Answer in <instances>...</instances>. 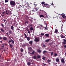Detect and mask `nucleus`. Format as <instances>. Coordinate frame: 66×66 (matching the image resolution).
<instances>
[{"label": "nucleus", "instance_id": "f257e3e1", "mask_svg": "<svg viewBox=\"0 0 66 66\" xmlns=\"http://www.w3.org/2000/svg\"><path fill=\"white\" fill-rule=\"evenodd\" d=\"M10 4L12 7H14L15 5V2L13 1H11L10 2Z\"/></svg>", "mask_w": 66, "mask_h": 66}, {"label": "nucleus", "instance_id": "f03ea898", "mask_svg": "<svg viewBox=\"0 0 66 66\" xmlns=\"http://www.w3.org/2000/svg\"><path fill=\"white\" fill-rule=\"evenodd\" d=\"M42 5H43L44 6L46 7V8H49L50 6L48 4H45V2H42L41 3Z\"/></svg>", "mask_w": 66, "mask_h": 66}, {"label": "nucleus", "instance_id": "7ed1b4c3", "mask_svg": "<svg viewBox=\"0 0 66 66\" xmlns=\"http://www.w3.org/2000/svg\"><path fill=\"white\" fill-rule=\"evenodd\" d=\"M40 17L44 18H48V17L46 15L45 16H44L43 15L41 14L40 15Z\"/></svg>", "mask_w": 66, "mask_h": 66}, {"label": "nucleus", "instance_id": "20e7f679", "mask_svg": "<svg viewBox=\"0 0 66 66\" xmlns=\"http://www.w3.org/2000/svg\"><path fill=\"white\" fill-rule=\"evenodd\" d=\"M6 14L7 15H11L12 14L11 12L9 11L7 13H6Z\"/></svg>", "mask_w": 66, "mask_h": 66}, {"label": "nucleus", "instance_id": "39448f33", "mask_svg": "<svg viewBox=\"0 0 66 66\" xmlns=\"http://www.w3.org/2000/svg\"><path fill=\"white\" fill-rule=\"evenodd\" d=\"M34 40L35 42H39V39L36 38Z\"/></svg>", "mask_w": 66, "mask_h": 66}, {"label": "nucleus", "instance_id": "423d86ee", "mask_svg": "<svg viewBox=\"0 0 66 66\" xmlns=\"http://www.w3.org/2000/svg\"><path fill=\"white\" fill-rule=\"evenodd\" d=\"M38 9L36 8L35 9H34V10H33V11H34V12H36V11H38Z\"/></svg>", "mask_w": 66, "mask_h": 66}, {"label": "nucleus", "instance_id": "0eeeda50", "mask_svg": "<svg viewBox=\"0 0 66 66\" xmlns=\"http://www.w3.org/2000/svg\"><path fill=\"white\" fill-rule=\"evenodd\" d=\"M29 43L30 45V46H32V44H33V41H29Z\"/></svg>", "mask_w": 66, "mask_h": 66}, {"label": "nucleus", "instance_id": "6e6552de", "mask_svg": "<svg viewBox=\"0 0 66 66\" xmlns=\"http://www.w3.org/2000/svg\"><path fill=\"white\" fill-rule=\"evenodd\" d=\"M64 42H63V43L64 45H65L66 44V40L65 39H64Z\"/></svg>", "mask_w": 66, "mask_h": 66}, {"label": "nucleus", "instance_id": "1a4fd4ad", "mask_svg": "<svg viewBox=\"0 0 66 66\" xmlns=\"http://www.w3.org/2000/svg\"><path fill=\"white\" fill-rule=\"evenodd\" d=\"M61 16H62L63 18H64L65 17H66V16H65V14H61Z\"/></svg>", "mask_w": 66, "mask_h": 66}, {"label": "nucleus", "instance_id": "9d476101", "mask_svg": "<svg viewBox=\"0 0 66 66\" xmlns=\"http://www.w3.org/2000/svg\"><path fill=\"white\" fill-rule=\"evenodd\" d=\"M37 52H38V53H41L42 52V50L39 49L38 50H37Z\"/></svg>", "mask_w": 66, "mask_h": 66}, {"label": "nucleus", "instance_id": "9b49d317", "mask_svg": "<svg viewBox=\"0 0 66 66\" xmlns=\"http://www.w3.org/2000/svg\"><path fill=\"white\" fill-rule=\"evenodd\" d=\"M28 50L29 51H30L31 52V51H32V49L31 47L28 48Z\"/></svg>", "mask_w": 66, "mask_h": 66}, {"label": "nucleus", "instance_id": "f8f14e48", "mask_svg": "<svg viewBox=\"0 0 66 66\" xmlns=\"http://www.w3.org/2000/svg\"><path fill=\"white\" fill-rule=\"evenodd\" d=\"M32 58L34 59H36V55H34V56L32 57Z\"/></svg>", "mask_w": 66, "mask_h": 66}, {"label": "nucleus", "instance_id": "ddd939ff", "mask_svg": "<svg viewBox=\"0 0 66 66\" xmlns=\"http://www.w3.org/2000/svg\"><path fill=\"white\" fill-rule=\"evenodd\" d=\"M62 38H65V36H63L62 34H61L60 36Z\"/></svg>", "mask_w": 66, "mask_h": 66}, {"label": "nucleus", "instance_id": "4468645a", "mask_svg": "<svg viewBox=\"0 0 66 66\" xmlns=\"http://www.w3.org/2000/svg\"><path fill=\"white\" fill-rule=\"evenodd\" d=\"M45 36L46 37H49V35L48 34H45Z\"/></svg>", "mask_w": 66, "mask_h": 66}, {"label": "nucleus", "instance_id": "2eb2a0df", "mask_svg": "<svg viewBox=\"0 0 66 66\" xmlns=\"http://www.w3.org/2000/svg\"><path fill=\"white\" fill-rule=\"evenodd\" d=\"M37 57L38 59H40L41 57V56L39 55H38L37 56Z\"/></svg>", "mask_w": 66, "mask_h": 66}, {"label": "nucleus", "instance_id": "dca6fc26", "mask_svg": "<svg viewBox=\"0 0 66 66\" xmlns=\"http://www.w3.org/2000/svg\"><path fill=\"white\" fill-rule=\"evenodd\" d=\"M3 39L4 40H6L7 39V38H6V37H4Z\"/></svg>", "mask_w": 66, "mask_h": 66}, {"label": "nucleus", "instance_id": "f3484780", "mask_svg": "<svg viewBox=\"0 0 66 66\" xmlns=\"http://www.w3.org/2000/svg\"><path fill=\"white\" fill-rule=\"evenodd\" d=\"M27 39L28 41H29L30 40V38L29 37H27Z\"/></svg>", "mask_w": 66, "mask_h": 66}, {"label": "nucleus", "instance_id": "a211bd4d", "mask_svg": "<svg viewBox=\"0 0 66 66\" xmlns=\"http://www.w3.org/2000/svg\"><path fill=\"white\" fill-rule=\"evenodd\" d=\"M56 62H59V58H57L56 59Z\"/></svg>", "mask_w": 66, "mask_h": 66}, {"label": "nucleus", "instance_id": "6ab92c4d", "mask_svg": "<svg viewBox=\"0 0 66 66\" xmlns=\"http://www.w3.org/2000/svg\"><path fill=\"white\" fill-rule=\"evenodd\" d=\"M9 45H10V48H12L13 47V45L11 44H9Z\"/></svg>", "mask_w": 66, "mask_h": 66}, {"label": "nucleus", "instance_id": "aec40b11", "mask_svg": "<svg viewBox=\"0 0 66 66\" xmlns=\"http://www.w3.org/2000/svg\"><path fill=\"white\" fill-rule=\"evenodd\" d=\"M30 64H31V62H27V65L28 66H30Z\"/></svg>", "mask_w": 66, "mask_h": 66}, {"label": "nucleus", "instance_id": "412c9836", "mask_svg": "<svg viewBox=\"0 0 66 66\" xmlns=\"http://www.w3.org/2000/svg\"><path fill=\"white\" fill-rule=\"evenodd\" d=\"M1 32H2V33H3V32H4V30L3 29L1 28Z\"/></svg>", "mask_w": 66, "mask_h": 66}, {"label": "nucleus", "instance_id": "4be33fe9", "mask_svg": "<svg viewBox=\"0 0 66 66\" xmlns=\"http://www.w3.org/2000/svg\"><path fill=\"white\" fill-rule=\"evenodd\" d=\"M50 40V39H48L46 40L45 42H49Z\"/></svg>", "mask_w": 66, "mask_h": 66}, {"label": "nucleus", "instance_id": "5701e85b", "mask_svg": "<svg viewBox=\"0 0 66 66\" xmlns=\"http://www.w3.org/2000/svg\"><path fill=\"white\" fill-rule=\"evenodd\" d=\"M34 30V29L32 27H31L30 29V30H31V31H32Z\"/></svg>", "mask_w": 66, "mask_h": 66}, {"label": "nucleus", "instance_id": "b1692460", "mask_svg": "<svg viewBox=\"0 0 66 66\" xmlns=\"http://www.w3.org/2000/svg\"><path fill=\"white\" fill-rule=\"evenodd\" d=\"M20 51L21 52H23V49L22 48H21L20 49Z\"/></svg>", "mask_w": 66, "mask_h": 66}, {"label": "nucleus", "instance_id": "393cba45", "mask_svg": "<svg viewBox=\"0 0 66 66\" xmlns=\"http://www.w3.org/2000/svg\"><path fill=\"white\" fill-rule=\"evenodd\" d=\"M11 29L12 30H14V26H11Z\"/></svg>", "mask_w": 66, "mask_h": 66}, {"label": "nucleus", "instance_id": "a878e982", "mask_svg": "<svg viewBox=\"0 0 66 66\" xmlns=\"http://www.w3.org/2000/svg\"><path fill=\"white\" fill-rule=\"evenodd\" d=\"M47 62L48 63H49L50 62H51V60H49L48 59L47 60Z\"/></svg>", "mask_w": 66, "mask_h": 66}, {"label": "nucleus", "instance_id": "bb28decb", "mask_svg": "<svg viewBox=\"0 0 66 66\" xmlns=\"http://www.w3.org/2000/svg\"><path fill=\"white\" fill-rule=\"evenodd\" d=\"M61 62L62 63H64V59H62L61 60Z\"/></svg>", "mask_w": 66, "mask_h": 66}, {"label": "nucleus", "instance_id": "cd10ccee", "mask_svg": "<svg viewBox=\"0 0 66 66\" xmlns=\"http://www.w3.org/2000/svg\"><path fill=\"white\" fill-rule=\"evenodd\" d=\"M11 42H12V44H14V41L13 40L11 39Z\"/></svg>", "mask_w": 66, "mask_h": 66}, {"label": "nucleus", "instance_id": "c85d7f7f", "mask_svg": "<svg viewBox=\"0 0 66 66\" xmlns=\"http://www.w3.org/2000/svg\"><path fill=\"white\" fill-rule=\"evenodd\" d=\"M57 32H58V30H57V29H56L55 30V33H57Z\"/></svg>", "mask_w": 66, "mask_h": 66}, {"label": "nucleus", "instance_id": "c756f323", "mask_svg": "<svg viewBox=\"0 0 66 66\" xmlns=\"http://www.w3.org/2000/svg\"><path fill=\"white\" fill-rule=\"evenodd\" d=\"M35 53V51H33V52L32 53H30V54H34Z\"/></svg>", "mask_w": 66, "mask_h": 66}, {"label": "nucleus", "instance_id": "7c9ffc66", "mask_svg": "<svg viewBox=\"0 0 66 66\" xmlns=\"http://www.w3.org/2000/svg\"><path fill=\"white\" fill-rule=\"evenodd\" d=\"M24 35L25 36V37L26 38H27V35H26V34L25 33H24Z\"/></svg>", "mask_w": 66, "mask_h": 66}, {"label": "nucleus", "instance_id": "2f4dec72", "mask_svg": "<svg viewBox=\"0 0 66 66\" xmlns=\"http://www.w3.org/2000/svg\"><path fill=\"white\" fill-rule=\"evenodd\" d=\"M53 3H52H52H50V5H49H49L50 6H51V5H53V6H54V5H53Z\"/></svg>", "mask_w": 66, "mask_h": 66}, {"label": "nucleus", "instance_id": "473e14b6", "mask_svg": "<svg viewBox=\"0 0 66 66\" xmlns=\"http://www.w3.org/2000/svg\"><path fill=\"white\" fill-rule=\"evenodd\" d=\"M8 32L10 34H11L12 33V31H11L10 30Z\"/></svg>", "mask_w": 66, "mask_h": 66}, {"label": "nucleus", "instance_id": "72a5a7b5", "mask_svg": "<svg viewBox=\"0 0 66 66\" xmlns=\"http://www.w3.org/2000/svg\"><path fill=\"white\" fill-rule=\"evenodd\" d=\"M46 52V51H44L43 52V54H45Z\"/></svg>", "mask_w": 66, "mask_h": 66}, {"label": "nucleus", "instance_id": "f704fd0d", "mask_svg": "<svg viewBox=\"0 0 66 66\" xmlns=\"http://www.w3.org/2000/svg\"><path fill=\"white\" fill-rule=\"evenodd\" d=\"M27 23H29V22L28 21H26V22H25V24H26Z\"/></svg>", "mask_w": 66, "mask_h": 66}, {"label": "nucleus", "instance_id": "c9c22d12", "mask_svg": "<svg viewBox=\"0 0 66 66\" xmlns=\"http://www.w3.org/2000/svg\"><path fill=\"white\" fill-rule=\"evenodd\" d=\"M46 46V45L45 44H44L42 46L43 48H44V47H45Z\"/></svg>", "mask_w": 66, "mask_h": 66}, {"label": "nucleus", "instance_id": "e433bc0d", "mask_svg": "<svg viewBox=\"0 0 66 66\" xmlns=\"http://www.w3.org/2000/svg\"><path fill=\"white\" fill-rule=\"evenodd\" d=\"M8 1H8V0H5V2L6 3L7 2H8Z\"/></svg>", "mask_w": 66, "mask_h": 66}, {"label": "nucleus", "instance_id": "4c0bfd02", "mask_svg": "<svg viewBox=\"0 0 66 66\" xmlns=\"http://www.w3.org/2000/svg\"><path fill=\"white\" fill-rule=\"evenodd\" d=\"M27 31L28 33H30V31H29V29H27Z\"/></svg>", "mask_w": 66, "mask_h": 66}, {"label": "nucleus", "instance_id": "58836bf2", "mask_svg": "<svg viewBox=\"0 0 66 66\" xmlns=\"http://www.w3.org/2000/svg\"><path fill=\"white\" fill-rule=\"evenodd\" d=\"M29 26H30L31 27H33V25H32V24H30L29 25Z\"/></svg>", "mask_w": 66, "mask_h": 66}, {"label": "nucleus", "instance_id": "ea45409f", "mask_svg": "<svg viewBox=\"0 0 66 66\" xmlns=\"http://www.w3.org/2000/svg\"><path fill=\"white\" fill-rule=\"evenodd\" d=\"M54 54V56H57V54L56 53H55Z\"/></svg>", "mask_w": 66, "mask_h": 66}, {"label": "nucleus", "instance_id": "a19ab883", "mask_svg": "<svg viewBox=\"0 0 66 66\" xmlns=\"http://www.w3.org/2000/svg\"><path fill=\"white\" fill-rule=\"evenodd\" d=\"M64 31V30L63 29H61V31L62 32H63V31Z\"/></svg>", "mask_w": 66, "mask_h": 66}, {"label": "nucleus", "instance_id": "79ce46f5", "mask_svg": "<svg viewBox=\"0 0 66 66\" xmlns=\"http://www.w3.org/2000/svg\"><path fill=\"white\" fill-rule=\"evenodd\" d=\"M42 64H43V65H44V66H46V64H44V63H42Z\"/></svg>", "mask_w": 66, "mask_h": 66}, {"label": "nucleus", "instance_id": "37998d69", "mask_svg": "<svg viewBox=\"0 0 66 66\" xmlns=\"http://www.w3.org/2000/svg\"><path fill=\"white\" fill-rule=\"evenodd\" d=\"M2 14H3V15H4L5 14V12H3L2 13Z\"/></svg>", "mask_w": 66, "mask_h": 66}, {"label": "nucleus", "instance_id": "c03bdc74", "mask_svg": "<svg viewBox=\"0 0 66 66\" xmlns=\"http://www.w3.org/2000/svg\"><path fill=\"white\" fill-rule=\"evenodd\" d=\"M1 25H2V27H4V25H3V24H2Z\"/></svg>", "mask_w": 66, "mask_h": 66}, {"label": "nucleus", "instance_id": "a18cd8bd", "mask_svg": "<svg viewBox=\"0 0 66 66\" xmlns=\"http://www.w3.org/2000/svg\"><path fill=\"white\" fill-rule=\"evenodd\" d=\"M41 35H42V36H43V35H44V34L43 33H41Z\"/></svg>", "mask_w": 66, "mask_h": 66}, {"label": "nucleus", "instance_id": "49530a36", "mask_svg": "<svg viewBox=\"0 0 66 66\" xmlns=\"http://www.w3.org/2000/svg\"><path fill=\"white\" fill-rule=\"evenodd\" d=\"M51 55L52 56L53 55V52H52L51 53Z\"/></svg>", "mask_w": 66, "mask_h": 66}, {"label": "nucleus", "instance_id": "de8ad7c7", "mask_svg": "<svg viewBox=\"0 0 66 66\" xmlns=\"http://www.w3.org/2000/svg\"><path fill=\"white\" fill-rule=\"evenodd\" d=\"M8 12H9V11H7V10H6V11H5V13H7Z\"/></svg>", "mask_w": 66, "mask_h": 66}, {"label": "nucleus", "instance_id": "09e8293b", "mask_svg": "<svg viewBox=\"0 0 66 66\" xmlns=\"http://www.w3.org/2000/svg\"><path fill=\"white\" fill-rule=\"evenodd\" d=\"M45 29H46V30H48V28L45 27Z\"/></svg>", "mask_w": 66, "mask_h": 66}, {"label": "nucleus", "instance_id": "8fccbe9b", "mask_svg": "<svg viewBox=\"0 0 66 66\" xmlns=\"http://www.w3.org/2000/svg\"><path fill=\"white\" fill-rule=\"evenodd\" d=\"M14 25H15V26H17V24H16V23H14Z\"/></svg>", "mask_w": 66, "mask_h": 66}, {"label": "nucleus", "instance_id": "3c124183", "mask_svg": "<svg viewBox=\"0 0 66 66\" xmlns=\"http://www.w3.org/2000/svg\"><path fill=\"white\" fill-rule=\"evenodd\" d=\"M1 16H2V17H3L4 16V15L3 14H1Z\"/></svg>", "mask_w": 66, "mask_h": 66}, {"label": "nucleus", "instance_id": "603ef678", "mask_svg": "<svg viewBox=\"0 0 66 66\" xmlns=\"http://www.w3.org/2000/svg\"><path fill=\"white\" fill-rule=\"evenodd\" d=\"M11 40H9V43H11Z\"/></svg>", "mask_w": 66, "mask_h": 66}, {"label": "nucleus", "instance_id": "864d4df0", "mask_svg": "<svg viewBox=\"0 0 66 66\" xmlns=\"http://www.w3.org/2000/svg\"><path fill=\"white\" fill-rule=\"evenodd\" d=\"M0 50H3V48H0Z\"/></svg>", "mask_w": 66, "mask_h": 66}, {"label": "nucleus", "instance_id": "5fc2aeb1", "mask_svg": "<svg viewBox=\"0 0 66 66\" xmlns=\"http://www.w3.org/2000/svg\"><path fill=\"white\" fill-rule=\"evenodd\" d=\"M42 59H43L44 60H45V57L43 58Z\"/></svg>", "mask_w": 66, "mask_h": 66}, {"label": "nucleus", "instance_id": "6e6d98bb", "mask_svg": "<svg viewBox=\"0 0 66 66\" xmlns=\"http://www.w3.org/2000/svg\"><path fill=\"white\" fill-rule=\"evenodd\" d=\"M1 13V10H0V14Z\"/></svg>", "mask_w": 66, "mask_h": 66}, {"label": "nucleus", "instance_id": "4d7b16f0", "mask_svg": "<svg viewBox=\"0 0 66 66\" xmlns=\"http://www.w3.org/2000/svg\"><path fill=\"white\" fill-rule=\"evenodd\" d=\"M64 48H66V45H64Z\"/></svg>", "mask_w": 66, "mask_h": 66}, {"label": "nucleus", "instance_id": "13d9d810", "mask_svg": "<svg viewBox=\"0 0 66 66\" xmlns=\"http://www.w3.org/2000/svg\"><path fill=\"white\" fill-rule=\"evenodd\" d=\"M2 45H3V46H4V44H2Z\"/></svg>", "mask_w": 66, "mask_h": 66}, {"label": "nucleus", "instance_id": "bf43d9fd", "mask_svg": "<svg viewBox=\"0 0 66 66\" xmlns=\"http://www.w3.org/2000/svg\"><path fill=\"white\" fill-rule=\"evenodd\" d=\"M4 46H2V48H3V47H4Z\"/></svg>", "mask_w": 66, "mask_h": 66}, {"label": "nucleus", "instance_id": "052dcab7", "mask_svg": "<svg viewBox=\"0 0 66 66\" xmlns=\"http://www.w3.org/2000/svg\"><path fill=\"white\" fill-rule=\"evenodd\" d=\"M0 39H2V37H0Z\"/></svg>", "mask_w": 66, "mask_h": 66}, {"label": "nucleus", "instance_id": "680f3d73", "mask_svg": "<svg viewBox=\"0 0 66 66\" xmlns=\"http://www.w3.org/2000/svg\"><path fill=\"white\" fill-rule=\"evenodd\" d=\"M6 34H7V35H9V34H8V33H6Z\"/></svg>", "mask_w": 66, "mask_h": 66}, {"label": "nucleus", "instance_id": "e2e57ef3", "mask_svg": "<svg viewBox=\"0 0 66 66\" xmlns=\"http://www.w3.org/2000/svg\"><path fill=\"white\" fill-rule=\"evenodd\" d=\"M4 21H6V20H4Z\"/></svg>", "mask_w": 66, "mask_h": 66}, {"label": "nucleus", "instance_id": "0e129e2a", "mask_svg": "<svg viewBox=\"0 0 66 66\" xmlns=\"http://www.w3.org/2000/svg\"><path fill=\"white\" fill-rule=\"evenodd\" d=\"M62 14H59V15H61V16H62Z\"/></svg>", "mask_w": 66, "mask_h": 66}, {"label": "nucleus", "instance_id": "69168bd1", "mask_svg": "<svg viewBox=\"0 0 66 66\" xmlns=\"http://www.w3.org/2000/svg\"><path fill=\"white\" fill-rule=\"evenodd\" d=\"M1 62H3V61H1Z\"/></svg>", "mask_w": 66, "mask_h": 66}, {"label": "nucleus", "instance_id": "338daca9", "mask_svg": "<svg viewBox=\"0 0 66 66\" xmlns=\"http://www.w3.org/2000/svg\"><path fill=\"white\" fill-rule=\"evenodd\" d=\"M32 64H34V63H33L32 62L31 63Z\"/></svg>", "mask_w": 66, "mask_h": 66}, {"label": "nucleus", "instance_id": "774afa93", "mask_svg": "<svg viewBox=\"0 0 66 66\" xmlns=\"http://www.w3.org/2000/svg\"><path fill=\"white\" fill-rule=\"evenodd\" d=\"M25 12L26 13V12H27V11L25 10Z\"/></svg>", "mask_w": 66, "mask_h": 66}]
</instances>
